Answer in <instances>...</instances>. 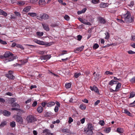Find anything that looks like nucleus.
<instances>
[{
  "mask_svg": "<svg viewBox=\"0 0 135 135\" xmlns=\"http://www.w3.org/2000/svg\"><path fill=\"white\" fill-rule=\"evenodd\" d=\"M121 17L124 19L125 21L127 23H131L133 20L130 13L128 11H127L126 14H122Z\"/></svg>",
  "mask_w": 135,
  "mask_h": 135,
  "instance_id": "nucleus-1",
  "label": "nucleus"
},
{
  "mask_svg": "<svg viewBox=\"0 0 135 135\" xmlns=\"http://www.w3.org/2000/svg\"><path fill=\"white\" fill-rule=\"evenodd\" d=\"M93 128V127L92 124L89 123L88 125L87 128L84 129V132L88 134H92L93 133L92 130Z\"/></svg>",
  "mask_w": 135,
  "mask_h": 135,
  "instance_id": "nucleus-2",
  "label": "nucleus"
},
{
  "mask_svg": "<svg viewBox=\"0 0 135 135\" xmlns=\"http://www.w3.org/2000/svg\"><path fill=\"white\" fill-rule=\"evenodd\" d=\"M15 101V98H11L8 100V102L11 104V106L12 107H20V105L17 103H13Z\"/></svg>",
  "mask_w": 135,
  "mask_h": 135,
  "instance_id": "nucleus-3",
  "label": "nucleus"
},
{
  "mask_svg": "<svg viewBox=\"0 0 135 135\" xmlns=\"http://www.w3.org/2000/svg\"><path fill=\"white\" fill-rule=\"evenodd\" d=\"M13 118H15L17 122L20 124L23 123V120L22 117L18 115H14L13 116Z\"/></svg>",
  "mask_w": 135,
  "mask_h": 135,
  "instance_id": "nucleus-4",
  "label": "nucleus"
},
{
  "mask_svg": "<svg viewBox=\"0 0 135 135\" xmlns=\"http://www.w3.org/2000/svg\"><path fill=\"white\" fill-rule=\"evenodd\" d=\"M26 120L28 123H32L36 120V118L32 115L28 116L26 118Z\"/></svg>",
  "mask_w": 135,
  "mask_h": 135,
  "instance_id": "nucleus-5",
  "label": "nucleus"
},
{
  "mask_svg": "<svg viewBox=\"0 0 135 135\" xmlns=\"http://www.w3.org/2000/svg\"><path fill=\"white\" fill-rule=\"evenodd\" d=\"M4 56L5 58H9V59H11L12 57L15 58V59L16 58V57L14 56L11 52L8 51H6L5 53Z\"/></svg>",
  "mask_w": 135,
  "mask_h": 135,
  "instance_id": "nucleus-6",
  "label": "nucleus"
},
{
  "mask_svg": "<svg viewBox=\"0 0 135 135\" xmlns=\"http://www.w3.org/2000/svg\"><path fill=\"white\" fill-rule=\"evenodd\" d=\"M78 20L82 23L86 25H91V24L90 22H88V21L86 19H82L81 18H79Z\"/></svg>",
  "mask_w": 135,
  "mask_h": 135,
  "instance_id": "nucleus-7",
  "label": "nucleus"
},
{
  "mask_svg": "<svg viewBox=\"0 0 135 135\" xmlns=\"http://www.w3.org/2000/svg\"><path fill=\"white\" fill-rule=\"evenodd\" d=\"M90 88L92 91H94L98 94H99V92L98 88L95 86L94 85L93 86H90Z\"/></svg>",
  "mask_w": 135,
  "mask_h": 135,
  "instance_id": "nucleus-8",
  "label": "nucleus"
},
{
  "mask_svg": "<svg viewBox=\"0 0 135 135\" xmlns=\"http://www.w3.org/2000/svg\"><path fill=\"white\" fill-rule=\"evenodd\" d=\"M51 56L50 55H43L41 57V60H47L49 59L51 57Z\"/></svg>",
  "mask_w": 135,
  "mask_h": 135,
  "instance_id": "nucleus-9",
  "label": "nucleus"
},
{
  "mask_svg": "<svg viewBox=\"0 0 135 135\" xmlns=\"http://www.w3.org/2000/svg\"><path fill=\"white\" fill-rule=\"evenodd\" d=\"M84 47V46H82L79 47L75 48L74 50V52L76 53H78L83 50Z\"/></svg>",
  "mask_w": 135,
  "mask_h": 135,
  "instance_id": "nucleus-10",
  "label": "nucleus"
},
{
  "mask_svg": "<svg viewBox=\"0 0 135 135\" xmlns=\"http://www.w3.org/2000/svg\"><path fill=\"white\" fill-rule=\"evenodd\" d=\"M40 16L42 19L44 20L48 19L49 18V15L45 13L40 14Z\"/></svg>",
  "mask_w": 135,
  "mask_h": 135,
  "instance_id": "nucleus-11",
  "label": "nucleus"
},
{
  "mask_svg": "<svg viewBox=\"0 0 135 135\" xmlns=\"http://www.w3.org/2000/svg\"><path fill=\"white\" fill-rule=\"evenodd\" d=\"M98 21L101 23L103 24H105L106 22V21L105 19L102 17H99L98 18Z\"/></svg>",
  "mask_w": 135,
  "mask_h": 135,
  "instance_id": "nucleus-12",
  "label": "nucleus"
},
{
  "mask_svg": "<svg viewBox=\"0 0 135 135\" xmlns=\"http://www.w3.org/2000/svg\"><path fill=\"white\" fill-rule=\"evenodd\" d=\"M42 25L44 30L47 31H49L50 28L48 25L46 24L43 23H42Z\"/></svg>",
  "mask_w": 135,
  "mask_h": 135,
  "instance_id": "nucleus-13",
  "label": "nucleus"
},
{
  "mask_svg": "<svg viewBox=\"0 0 135 135\" xmlns=\"http://www.w3.org/2000/svg\"><path fill=\"white\" fill-rule=\"evenodd\" d=\"M117 85L116 86L115 91H119L120 89V88L121 86V84L118 81H117Z\"/></svg>",
  "mask_w": 135,
  "mask_h": 135,
  "instance_id": "nucleus-14",
  "label": "nucleus"
},
{
  "mask_svg": "<svg viewBox=\"0 0 135 135\" xmlns=\"http://www.w3.org/2000/svg\"><path fill=\"white\" fill-rule=\"evenodd\" d=\"M109 5L108 3H102L100 5V7L101 8H105L108 7Z\"/></svg>",
  "mask_w": 135,
  "mask_h": 135,
  "instance_id": "nucleus-15",
  "label": "nucleus"
},
{
  "mask_svg": "<svg viewBox=\"0 0 135 135\" xmlns=\"http://www.w3.org/2000/svg\"><path fill=\"white\" fill-rule=\"evenodd\" d=\"M34 41L35 43L40 45H44L45 44V42H44L40 41L37 39H35Z\"/></svg>",
  "mask_w": 135,
  "mask_h": 135,
  "instance_id": "nucleus-16",
  "label": "nucleus"
},
{
  "mask_svg": "<svg viewBox=\"0 0 135 135\" xmlns=\"http://www.w3.org/2000/svg\"><path fill=\"white\" fill-rule=\"evenodd\" d=\"M38 3L39 5L42 6L45 5L46 2L45 0H40Z\"/></svg>",
  "mask_w": 135,
  "mask_h": 135,
  "instance_id": "nucleus-17",
  "label": "nucleus"
},
{
  "mask_svg": "<svg viewBox=\"0 0 135 135\" xmlns=\"http://www.w3.org/2000/svg\"><path fill=\"white\" fill-rule=\"evenodd\" d=\"M15 59V58H14L13 57H11V59H7L3 60V61L4 63H6L8 62L11 61H13L14 59Z\"/></svg>",
  "mask_w": 135,
  "mask_h": 135,
  "instance_id": "nucleus-18",
  "label": "nucleus"
},
{
  "mask_svg": "<svg viewBox=\"0 0 135 135\" xmlns=\"http://www.w3.org/2000/svg\"><path fill=\"white\" fill-rule=\"evenodd\" d=\"M117 81L112 80H110L108 83V84L111 86H112L114 84H116Z\"/></svg>",
  "mask_w": 135,
  "mask_h": 135,
  "instance_id": "nucleus-19",
  "label": "nucleus"
},
{
  "mask_svg": "<svg viewBox=\"0 0 135 135\" xmlns=\"http://www.w3.org/2000/svg\"><path fill=\"white\" fill-rule=\"evenodd\" d=\"M55 104V103L54 102H50L47 103V107H51L54 105Z\"/></svg>",
  "mask_w": 135,
  "mask_h": 135,
  "instance_id": "nucleus-20",
  "label": "nucleus"
},
{
  "mask_svg": "<svg viewBox=\"0 0 135 135\" xmlns=\"http://www.w3.org/2000/svg\"><path fill=\"white\" fill-rule=\"evenodd\" d=\"M3 114L5 116H9L11 115V113L9 112L7 110H5L3 111Z\"/></svg>",
  "mask_w": 135,
  "mask_h": 135,
  "instance_id": "nucleus-21",
  "label": "nucleus"
},
{
  "mask_svg": "<svg viewBox=\"0 0 135 135\" xmlns=\"http://www.w3.org/2000/svg\"><path fill=\"white\" fill-rule=\"evenodd\" d=\"M6 76L10 79H14L15 77L12 74H7L6 75Z\"/></svg>",
  "mask_w": 135,
  "mask_h": 135,
  "instance_id": "nucleus-22",
  "label": "nucleus"
},
{
  "mask_svg": "<svg viewBox=\"0 0 135 135\" xmlns=\"http://www.w3.org/2000/svg\"><path fill=\"white\" fill-rule=\"evenodd\" d=\"M37 110L39 113H41L43 110V108L41 106H39L37 108Z\"/></svg>",
  "mask_w": 135,
  "mask_h": 135,
  "instance_id": "nucleus-23",
  "label": "nucleus"
},
{
  "mask_svg": "<svg viewBox=\"0 0 135 135\" xmlns=\"http://www.w3.org/2000/svg\"><path fill=\"white\" fill-rule=\"evenodd\" d=\"M95 79V80H98L102 77V76L99 74H97L95 75L94 76Z\"/></svg>",
  "mask_w": 135,
  "mask_h": 135,
  "instance_id": "nucleus-24",
  "label": "nucleus"
},
{
  "mask_svg": "<svg viewBox=\"0 0 135 135\" xmlns=\"http://www.w3.org/2000/svg\"><path fill=\"white\" fill-rule=\"evenodd\" d=\"M123 131V129L122 128H118L117 129V132L119 133H122Z\"/></svg>",
  "mask_w": 135,
  "mask_h": 135,
  "instance_id": "nucleus-25",
  "label": "nucleus"
},
{
  "mask_svg": "<svg viewBox=\"0 0 135 135\" xmlns=\"http://www.w3.org/2000/svg\"><path fill=\"white\" fill-rule=\"evenodd\" d=\"M7 124V122L5 120L2 121L0 125V128H2L5 126Z\"/></svg>",
  "mask_w": 135,
  "mask_h": 135,
  "instance_id": "nucleus-26",
  "label": "nucleus"
},
{
  "mask_svg": "<svg viewBox=\"0 0 135 135\" xmlns=\"http://www.w3.org/2000/svg\"><path fill=\"white\" fill-rule=\"evenodd\" d=\"M123 113L127 114L129 116H132V114L126 109L124 110Z\"/></svg>",
  "mask_w": 135,
  "mask_h": 135,
  "instance_id": "nucleus-27",
  "label": "nucleus"
},
{
  "mask_svg": "<svg viewBox=\"0 0 135 135\" xmlns=\"http://www.w3.org/2000/svg\"><path fill=\"white\" fill-rule=\"evenodd\" d=\"M81 75V74L80 72H77L74 73V76L75 78H77Z\"/></svg>",
  "mask_w": 135,
  "mask_h": 135,
  "instance_id": "nucleus-28",
  "label": "nucleus"
},
{
  "mask_svg": "<svg viewBox=\"0 0 135 135\" xmlns=\"http://www.w3.org/2000/svg\"><path fill=\"white\" fill-rule=\"evenodd\" d=\"M86 9H82L81 11H79L78 12V15H80L82 13H84Z\"/></svg>",
  "mask_w": 135,
  "mask_h": 135,
  "instance_id": "nucleus-29",
  "label": "nucleus"
},
{
  "mask_svg": "<svg viewBox=\"0 0 135 135\" xmlns=\"http://www.w3.org/2000/svg\"><path fill=\"white\" fill-rule=\"evenodd\" d=\"M0 15H2L5 16H7V13L1 9H0Z\"/></svg>",
  "mask_w": 135,
  "mask_h": 135,
  "instance_id": "nucleus-30",
  "label": "nucleus"
},
{
  "mask_svg": "<svg viewBox=\"0 0 135 135\" xmlns=\"http://www.w3.org/2000/svg\"><path fill=\"white\" fill-rule=\"evenodd\" d=\"M68 51L66 50H63L62 51L61 53L58 56H60L64 55L65 54L67 53Z\"/></svg>",
  "mask_w": 135,
  "mask_h": 135,
  "instance_id": "nucleus-31",
  "label": "nucleus"
},
{
  "mask_svg": "<svg viewBox=\"0 0 135 135\" xmlns=\"http://www.w3.org/2000/svg\"><path fill=\"white\" fill-rule=\"evenodd\" d=\"M135 95V92L134 91H132L131 92L129 98L130 99L134 97Z\"/></svg>",
  "mask_w": 135,
  "mask_h": 135,
  "instance_id": "nucleus-32",
  "label": "nucleus"
},
{
  "mask_svg": "<svg viewBox=\"0 0 135 135\" xmlns=\"http://www.w3.org/2000/svg\"><path fill=\"white\" fill-rule=\"evenodd\" d=\"M16 3L17 4L20 6L23 5L25 4L24 2L22 1H17V2Z\"/></svg>",
  "mask_w": 135,
  "mask_h": 135,
  "instance_id": "nucleus-33",
  "label": "nucleus"
},
{
  "mask_svg": "<svg viewBox=\"0 0 135 135\" xmlns=\"http://www.w3.org/2000/svg\"><path fill=\"white\" fill-rule=\"evenodd\" d=\"M105 34V38L107 40H108L110 38V35L109 33L108 32H106Z\"/></svg>",
  "mask_w": 135,
  "mask_h": 135,
  "instance_id": "nucleus-34",
  "label": "nucleus"
},
{
  "mask_svg": "<svg viewBox=\"0 0 135 135\" xmlns=\"http://www.w3.org/2000/svg\"><path fill=\"white\" fill-rule=\"evenodd\" d=\"M10 126L12 127H15L16 124V123L14 121H12L10 123Z\"/></svg>",
  "mask_w": 135,
  "mask_h": 135,
  "instance_id": "nucleus-35",
  "label": "nucleus"
},
{
  "mask_svg": "<svg viewBox=\"0 0 135 135\" xmlns=\"http://www.w3.org/2000/svg\"><path fill=\"white\" fill-rule=\"evenodd\" d=\"M28 15L32 17H34L36 16V14L35 13H28Z\"/></svg>",
  "mask_w": 135,
  "mask_h": 135,
  "instance_id": "nucleus-36",
  "label": "nucleus"
},
{
  "mask_svg": "<svg viewBox=\"0 0 135 135\" xmlns=\"http://www.w3.org/2000/svg\"><path fill=\"white\" fill-rule=\"evenodd\" d=\"M66 88L67 89H69L70 88L71 86V84L70 83H66L65 85Z\"/></svg>",
  "mask_w": 135,
  "mask_h": 135,
  "instance_id": "nucleus-37",
  "label": "nucleus"
},
{
  "mask_svg": "<svg viewBox=\"0 0 135 135\" xmlns=\"http://www.w3.org/2000/svg\"><path fill=\"white\" fill-rule=\"evenodd\" d=\"M79 107L82 110H84L86 109V107L85 105L80 104Z\"/></svg>",
  "mask_w": 135,
  "mask_h": 135,
  "instance_id": "nucleus-38",
  "label": "nucleus"
},
{
  "mask_svg": "<svg viewBox=\"0 0 135 135\" xmlns=\"http://www.w3.org/2000/svg\"><path fill=\"white\" fill-rule=\"evenodd\" d=\"M111 129L110 127H108L106 128L104 131L106 133H108L110 132Z\"/></svg>",
  "mask_w": 135,
  "mask_h": 135,
  "instance_id": "nucleus-39",
  "label": "nucleus"
},
{
  "mask_svg": "<svg viewBox=\"0 0 135 135\" xmlns=\"http://www.w3.org/2000/svg\"><path fill=\"white\" fill-rule=\"evenodd\" d=\"M36 34L38 36H41L43 35V33L42 32H36Z\"/></svg>",
  "mask_w": 135,
  "mask_h": 135,
  "instance_id": "nucleus-40",
  "label": "nucleus"
},
{
  "mask_svg": "<svg viewBox=\"0 0 135 135\" xmlns=\"http://www.w3.org/2000/svg\"><path fill=\"white\" fill-rule=\"evenodd\" d=\"M129 81L132 83H135V76L133 77Z\"/></svg>",
  "mask_w": 135,
  "mask_h": 135,
  "instance_id": "nucleus-41",
  "label": "nucleus"
},
{
  "mask_svg": "<svg viewBox=\"0 0 135 135\" xmlns=\"http://www.w3.org/2000/svg\"><path fill=\"white\" fill-rule=\"evenodd\" d=\"M100 1L99 0H92L91 2L93 4H96L99 3Z\"/></svg>",
  "mask_w": 135,
  "mask_h": 135,
  "instance_id": "nucleus-42",
  "label": "nucleus"
},
{
  "mask_svg": "<svg viewBox=\"0 0 135 135\" xmlns=\"http://www.w3.org/2000/svg\"><path fill=\"white\" fill-rule=\"evenodd\" d=\"M61 131L63 133H69L68 129H62L61 130Z\"/></svg>",
  "mask_w": 135,
  "mask_h": 135,
  "instance_id": "nucleus-43",
  "label": "nucleus"
},
{
  "mask_svg": "<svg viewBox=\"0 0 135 135\" xmlns=\"http://www.w3.org/2000/svg\"><path fill=\"white\" fill-rule=\"evenodd\" d=\"M113 73L109 71H106L104 73V75H113Z\"/></svg>",
  "mask_w": 135,
  "mask_h": 135,
  "instance_id": "nucleus-44",
  "label": "nucleus"
},
{
  "mask_svg": "<svg viewBox=\"0 0 135 135\" xmlns=\"http://www.w3.org/2000/svg\"><path fill=\"white\" fill-rule=\"evenodd\" d=\"M0 43L4 45H6L7 44V43L6 41H4L1 39L0 40Z\"/></svg>",
  "mask_w": 135,
  "mask_h": 135,
  "instance_id": "nucleus-45",
  "label": "nucleus"
},
{
  "mask_svg": "<svg viewBox=\"0 0 135 135\" xmlns=\"http://www.w3.org/2000/svg\"><path fill=\"white\" fill-rule=\"evenodd\" d=\"M64 18L67 21H69L70 18L69 17L66 15L64 16Z\"/></svg>",
  "mask_w": 135,
  "mask_h": 135,
  "instance_id": "nucleus-46",
  "label": "nucleus"
},
{
  "mask_svg": "<svg viewBox=\"0 0 135 135\" xmlns=\"http://www.w3.org/2000/svg\"><path fill=\"white\" fill-rule=\"evenodd\" d=\"M14 13L16 16L18 17H21V14L19 12L15 11L14 12Z\"/></svg>",
  "mask_w": 135,
  "mask_h": 135,
  "instance_id": "nucleus-47",
  "label": "nucleus"
},
{
  "mask_svg": "<svg viewBox=\"0 0 135 135\" xmlns=\"http://www.w3.org/2000/svg\"><path fill=\"white\" fill-rule=\"evenodd\" d=\"M41 105L43 107H45L46 105H47V103L46 102H44L41 103Z\"/></svg>",
  "mask_w": 135,
  "mask_h": 135,
  "instance_id": "nucleus-48",
  "label": "nucleus"
},
{
  "mask_svg": "<svg viewBox=\"0 0 135 135\" xmlns=\"http://www.w3.org/2000/svg\"><path fill=\"white\" fill-rule=\"evenodd\" d=\"M99 124L102 126H103L105 124V123L104 120H100L99 121Z\"/></svg>",
  "mask_w": 135,
  "mask_h": 135,
  "instance_id": "nucleus-49",
  "label": "nucleus"
},
{
  "mask_svg": "<svg viewBox=\"0 0 135 135\" xmlns=\"http://www.w3.org/2000/svg\"><path fill=\"white\" fill-rule=\"evenodd\" d=\"M30 9H23L22 11L23 13L25 14L26 12H28Z\"/></svg>",
  "mask_w": 135,
  "mask_h": 135,
  "instance_id": "nucleus-50",
  "label": "nucleus"
},
{
  "mask_svg": "<svg viewBox=\"0 0 135 135\" xmlns=\"http://www.w3.org/2000/svg\"><path fill=\"white\" fill-rule=\"evenodd\" d=\"M99 47V45L97 44H95L93 46V48L95 49H97Z\"/></svg>",
  "mask_w": 135,
  "mask_h": 135,
  "instance_id": "nucleus-51",
  "label": "nucleus"
},
{
  "mask_svg": "<svg viewBox=\"0 0 135 135\" xmlns=\"http://www.w3.org/2000/svg\"><path fill=\"white\" fill-rule=\"evenodd\" d=\"M59 107H58V106H55L54 109V111L55 112H57L58 111Z\"/></svg>",
  "mask_w": 135,
  "mask_h": 135,
  "instance_id": "nucleus-52",
  "label": "nucleus"
},
{
  "mask_svg": "<svg viewBox=\"0 0 135 135\" xmlns=\"http://www.w3.org/2000/svg\"><path fill=\"white\" fill-rule=\"evenodd\" d=\"M19 108H12L11 109V110H20V109Z\"/></svg>",
  "mask_w": 135,
  "mask_h": 135,
  "instance_id": "nucleus-53",
  "label": "nucleus"
},
{
  "mask_svg": "<svg viewBox=\"0 0 135 135\" xmlns=\"http://www.w3.org/2000/svg\"><path fill=\"white\" fill-rule=\"evenodd\" d=\"M134 4V2L133 1H131L130 2V3L129 4H128V6L130 7H132L133 6Z\"/></svg>",
  "mask_w": 135,
  "mask_h": 135,
  "instance_id": "nucleus-54",
  "label": "nucleus"
},
{
  "mask_svg": "<svg viewBox=\"0 0 135 135\" xmlns=\"http://www.w3.org/2000/svg\"><path fill=\"white\" fill-rule=\"evenodd\" d=\"M73 121V119L71 117H69V120L68 123L69 124H70Z\"/></svg>",
  "mask_w": 135,
  "mask_h": 135,
  "instance_id": "nucleus-55",
  "label": "nucleus"
},
{
  "mask_svg": "<svg viewBox=\"0 0 135 135\" xmlns=\"http://www.w3.org/2000/svg\"><path fill=\"white\" fill-rule=\"evenodd\" d=\"M82 37L81 35H78L77 36V38H78L77 40L79 41H80L81 40Z\"/></svg>",
  "mask_w": 135,
  "mask_h": 135,
  "instance_id": "nucleus-56",
  "label": "nucleus"
},
{
  "mask_svg": "<svg viewBox=\"0 0 135 135\" xmlns=\"http://www.w3.org/2000/svg\"><path fill=\"white\" fill-rule=\"evenodd\" d=\"M37 104V103L36 101H35L32 104V106L35 107L36 106Z\"/></svg>",
  "mask_w": 135,
  "mask_h": 135,
  "instance_id": "nucleus-57",
  "label": "nucleus"
},
{
  "mask_svg": "<svg viewBox=\"0 0 135 135\" xmlns=\"http://www.w3.org/2000/svg\"><path fill=\"white\" fill-rule=\"evenodd\" d=\"M117 20L118 22H120L121 23H124V21L121 19L117 18Z\"/></svg>",
  "mask_w": 135,
  "mask_h": 135,
  "instance_id": "nucleus-58",
  "label": "nucleus"
},
{
  "mask_svg": "<svg viewBox=\"0 0 135 135\" xmlns=\"http://www.w3.org/2000/svg\"><path fill=\"white\" fill-rule=\"evenodd\" d=\"M100 102V101L99 100H97L94 103V105L96 106L99 104Z\"/></svg>",
  "mask_w": 135,
  "mask_h": 135,
  "instance_id": "nucleus-59",
  "label": "nucleus"
},
{
  "mask_svg": "<svg viewBox=\"0 0 135 135\" xmlns=\"http://www.w3.org/2000/svg\"><path fill=\"white\" fill-rule=\"evenodd\" d=\"M49 130L47 129H44L43 131V133H49Z\"/></svg>",
  "mask_w": 135,
  "mask_h": 135,
  "instance_id": "nucleus-60",
  "label": "nucleus"
},
{
  "mask_svg": "<svg viewBox=\"0 0 135 135\" xmlns=\"http://www.w3.org/2000/svg\"><path fill=\"white\" fill-rule=\"evenodd\" d=\"M82 101L86 103H88V100L86 99H85L84 100H82Z\"/></svg>",
  "mask_w": 135,
  "mask_h": 135,
  "instance_id": "nucleus-61",
  "label": "nucleus"
},
{
  "mask_svg": "<svg viewBox=\"0 0 135 135\" xmlns=\"http://www.w3.org/2000/svg\"><path fill=\"white\" fill-rule=\"evenodd\" d=\"M85 118H84L80 120V122H81V123L82 124H83L84 123L85 121Z\"/></svg>",
  "mask_w": 135,
  "mask_h": 135,
  "instance_id": "nucleus-62",
  "label": "nucleus"
},
{
  "mask_svg": "<svg viewBox=\"0 0 135 135\" xmlns=\"http://www.w3.org/2000/svg\"><path fill=\"white\" fill-rule=\"evenodd\" d=\"M6 95H9V96H12L13 95V94L11 92H7L6 93Z\"/></svg>",
  "mask_w": 135,
  "mask_h": 135,
  "instance_id": "nucleus-63",
  "label": "nucleus"
},
{
  "mask_svg": "<svg viewBox=\"0 0 135 135\" xmlns=\"http://www.w3.org/2000/svg\"><path fill=\"white\" fill-rule=\"evenodd\" d=\"M132 40L133 41L135 42V35L132 36Z\"/></svg>",
  "mask_w": 135,
  "mask_h": 135,
  "instance_id": "nucleus-64",
  "label": "nucleus"
}]
</instances>
